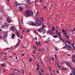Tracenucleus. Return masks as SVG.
<instances>
[{"label": "nucleus", "mask_w": 75, "mask_h": 75, "mask_svg": "<svg viewBox=\"0 0 75 75\" xmlns=\"http://www.w3.org/2000/svg\"><path fill=\"white\" fill-rule=\"evenodd\" d=\"M49 70L50 71H51V70L52 69H51V68H50V67H49Z\"/></svg>", "instance_id": "f704fd0d"}, {"label": "nucleus", "mask_w": 75, "mask_h": 75, "mask_svg": "<svg viewBox=\"0 0 75 75\" xmlns=\"http://www.w3.org/2000/svg\"><path fill=\"white\" fill-rule=\"evenodd\" d=\"M7 21L8 23H10V18L8 17L7 18Z\"/></svg>", "instance_id": "f8f14e48"}, {"label": "nucleus", "mask_w": 75, "mask_h": 75, "mask_svg": "<svg viewBox=\"0 0 75 75\" xmlns=\"http://www.w3.org/2000/svg\"><path fill=\"white\" fill-rule=\"evenodd\" d=\"M50 33L51 31H50V30H48L47 32V34H50Z\"/></svg>", "instance_id": "412c9836"}, {"label": "nucleus", "mask_w": 75, "mask_h": 75, "mask_svg": "<svg viewBox=\"0 0 75 75\" xmlns=\"http://www.w3.org/2000/svg\"><path fill=\"white\" fill-rule=\"evenodd\" d=\"M14 5L15 7H17L19 5V4L17 3V1H15L14 2Z\"/></svg>", "instance_id": "39448f33"}, {"label": "nucleus", "mask_w": 75, "mask_h": 75, "mask_svg": "<svg viewBox=\"0 0 75 75\" xmlns=\"http://www.w3.org/2000/svg\"><path fill=\"white\" fill-rule=\"evenodd\" d=\"M58 68H61V66L59 65L58 66Z\"/></svg>", "instance_id": "680f3d73"}, {"label": "nucleus", "mask_w": 75, "mask_h": 75, "mask_svg": "<svg viewBox=\"0 0 75 75\" xmlns=\"http://www.w3.org/2000/svg\"><path fill=\"white\" fill-rule=\"evenodd\" d=\"M45 31H46V30H45L44 31V32H43V34H45Z\"/></svg>", "instance_id": "4d7b16f0"}, {"label": "nucleus", "mask_w": 75, "mask_h": 75, "mask_svg": "<svg viewBox=\"0 0 75 75\" xmlns=\"http://www.w3.org/2000/svg\"><path fill=\"white\" fill-rule=\"evenodd\" d=\"M60 40H61L62 41V40H63L62 39V38H60Z\"/></svg>", "instance_id": "052dcab7"}, {"label": "nucleus", "mask_w": 75, "mask_h": 75, "mask_svg": "<svg viewBox=\"0 0 75 75\" xmlns=\"http://www.w3.org/2000/svg\"><path fill=\"white\" fill-rule=\"evenodd\" d=\"M24 14L26 17H31V12L29 11H27L24 13Z\"/></svg>", "instance_id": "f257e3e1"}, {"label": "nucleus", "mask_w": 75, "mask_h": 75, "mask_svg": "<svg viewBox=\"0 0 75 75\" xmlns=\"http://www.w3.org/2000/svg\"><path fill=\"white\" fill-rule=\"evenodd\" d=\"M69 68L70 69H71V70L73 69V67H72L71 66H69Z\"/></svg>", "instance_id": "a211bd4d"}, {"label": "nucleus", "mask_w": 75, "mask_h": 75, "mask_svg": "<svg viewBox=\"0 0 75 75\" xmlns=\"http://www.w3.org/2000/svg\"><path fill=\"white\" fill-rule=\"evenodd\" d=\"M42 28L43 29H44V23H43V22H42Z\"/></svg>", "instance_id": "aec40b11"}, {"label": "nucleus", "mask_w": 75, "mask_h": 75, "mask_svg": "<svg viewBox=\"0 0 75 75\" xmlns=\"http://www.w3.org/2000/svg\"><path fill=\"white\" fill-rule=\"evenodd\" d=\"M66 65H68L69 67L71 66V65H70V64L68 63H66Z\"/></svg>", "instance_id": "f3484780"}, {"label": "nucleus", "mask_w": 75, "mask_h": 75, "mask_svg": "<svg viewBox=\"0 0 75 75\" xmlns=\"http://www.w3.org/2000/svg\"><path fill=\"white\" fill-rule=\"evenodd\" d=\"M72 58L73 59V62H75V55H72Z\"/></svg>", "instance_id": "1a4fd4ad"}, {"label": "nucleus", "mask_w": 75, "mask_h": 75, "mask_svg": "<svg viewBox=\"0 0 75 75\" xmlns=\"http://www.w3.org/2000/svg\"><path fill=\"white\" fill-rule=\"evenodd\" d=\"M22 5L23 7V8H26L27 7H28V6H27V5H26V4H24Z\"/></svg>", "instance_id": "6e6552de"}, {"label": "nucleus", "mask_w": 75, "mask_h": 75, "mask_svg": "<svg viewBox=\"0 0 75 75\" xmlns=\"http://www.w3.org/2000/svg\"><path fill=\"white\" fill-rule=\"evenodd\" d=\"M69 45V47L68 48H71V46H70V45Z\"/></svg>", "instance_id": "37998d69"}, {"label": "nucleus", "mask_w": 75, "mask_h": 75, "mask_svg": "<svg viewBox=\"0 0 75 75\" xmlns=\"http://www.w3.org/2000/svg\"><path fill=\"white\" fill-rule=\"evenodd\" d=\"M21 23H22V24H23V19H21Z\"/></svg>", "instance_id": "a19ab883"}, {"label": "nucleus", "mask_w": 75, "mask_h": 75, "mask_svg": "<svg viewBox=\"0 0 75 75\" xmlns=\"http://www.w3.org/2000/svg\"><path fill=\"white\" fill-rule=\"evenodd\" d=\"M28 3H29V4H31V2L30 1V0H28Z\"/></svg>", "instance_id": "a878e982"}, {"label": "nucleus", "mask_w": 75, "mask_h": 75, "mask_svg": "<svg viewBox=\"0 0 75 75\" xmlns=\"http://www.w3.org/2000/svg\"><path fill=\"white\" fill-rule=\"evenodd\" d=\"M62 41H63V42H64V43H66V42H65L63 40H62Z\"/></svg>", "instance_id": "13d9d810"}, {"label": "nucleus", "mask_w": 75, "mask_h": 75, "mask_svg": "<svg viewBox=\"0 0 75 75\" xmlns=\"http://www.w3.org/2000/svg\"><path fill=\"white\" fill-rule=\"evenodd\" d=\"M43 31V29L42 28H40L38 30V32L39 33H41Z\"/></svg>", "instance_id": "0eeeda50"}, {"label": "nucleus", "mask_w": 75, "mask_h": 75, "mask_svg": "<svg viewBox=\"0 0 75 75\" xmlns=\"http://www.w3.org/2000/svg\"><path fill=\"white\" fill-rule=\"evenodd\" d=\"M21 47H24V46H23V45H21Z\"/></svg>", "instance_id": "338daca9"}, {"label": "nucleus", "mask_w": 75, "mask_h": 75, "mask_svg": "<svg viewBox=\"0 0 75 75\" xmlns=\"http://www.w3.org/2000/svg\"><path fill=\"white\" fill-rule=\"evenodd\" d=\"M66 41L68 43H69V44H71V42H69L68 40H67Z\"/></svg>", "instance_id": "c756f323"}, {"label": "nucleus", "mask_w": 75, "mask_h": 75, "mask_svg": "<svg viewBox=\"0 0 75 75\" xmlns=\"http://www.w3.org/2000/svg\"><path fill=\"white\" fill-rule=\"evenodd\" d=\"M56 61H57V62H58V59H56Z\"/></svg>", "instance_id": "69168bd1"}, {"label": "nucleus", "mask_w": 75, "mask_h": 75, "mask_svg": "<svg viewBox=\"0 0 75 75\" xmlns=\"http://www.w3.org/2000/svg\"><path fill=\"white\" fill-rule=\"evenodd\" d=\"M54 49L56 51H58V49L55 47H54Z\"/></svg>", "instance_id": "58836bf2"}, {"label": "nucleus", "mask_w": 75, "mask_h": 75, "mask_svg": "<svg viewBox=\"0 0 75 75\" xmlns=\"http://www.w3.org/2000/svg\"><path fill=\"white\" fill-rule=\"evenodd\" d=\"M57 74H59V71H57Z\"/></svg>", "instance_id": "e2e57ef3"}, {"label": "nucleus", "mask_w": 75, "mask_h": 75, "mask_svg": "<svg viewBox=\"0 0 75 75\" xmlns=\"http://www.w3.org/2000/svg\"><path fill=\"white\" fill-rule=\"evenodd\" d=\"M35 53V50H33V54H34Z\"/></svg>", "instance_id": "ea45409f"}, {"label": "nucleus", "mask_w": 75, "mask_h": 75, "mask_svg": "<svg viewBox=\"0 0 75 75\" xmlns=\"http://www.w3.org/2000/svg\"><path fill=\"white\" fill-rule=\"evenodd\" d=\"M57 33L59 36H60V37L61 36V34H60V33H59L58 32Z\"/></svg>", "instance_id": "b1692460"}, {"label": "nucleus", "mask_w": 75, "mask_h": 75, "mask_svg": "<svg viewBox=\"0 0 75 75\" xmlns=\"http://www.w3.org/2000/svg\"><path fill=\"white\" fill-rule=\"evenodd\" d=\"M23 5H21V6H19V9L20 10L22 11L23 10Z\"/></svg>", "instance_id": "9d476101"}, {"label": "nucleus", "mask_w": 75, "mask_h": 75, "mask_svg": "<svg viewBox=\"0 0 75 75\" xmlns=\"http://www.w3.org/2000/svg\"><path fill=\"white\" fill-rule=\"evenodd\" d=\"M2 38H3L2 37V36L0 35V39H1Z\"/></svg>", "instance_id": "864d4df0"}, {"label": "nucleus", "mask_w": 75, "mask_h": 75, "mask_svg": "<svg viewBox=\"0 0 75 75\" xmlns=\"http://www.w3.org/2000/svg\"><path fill=\"white\" fill-rule=\"evenodd\" d=\"M54 56L55 57V58H56V59H57V54H54Z\"/></svg>", "instance_id": "2f4dec72"}, {"label": "nucleus", "mask_w": 75, "mask_h": 75, "mask_svg": "<svg viewBox=\"0 0 75 75\" xmlns=\"http://www.w3.org/2000/svg\"><path fill=\"white\" fill-rule=\"evenodd\" d=\"M21 71L22 72V73L23 74H24V71H23V70H21Z\"/></svg>", "instance_id": "a18cd8bd"}, {"label": "nucleus", "mask_w": 75, "mask_h": 75, "mask_svg": "<svg viewBox=\"0 0 75 75\" xmlns=\"http://www.w3.org/2000/svg\"><path fill=\"white\" fill-rule=\"evenodd\" d=\"M36 44L37 46H38V42H36Z\"/></svg>", "instance_id": "4c0bfd02"}, {"label": "nucleus", "mask_w": 75, "mask_h": 75, "mask_svg": "<svg viewBox=\"0 0 75 75\" xmlns=\"http://www.w3.org/2000/svg\"><path fill=\"white\" fill-rule=\"evenodd\" d=\"M41 51V49L40 48L38 50V51Z\"/></svg>", "instance_id": "de8ad7c7"}, {"label": "nucleus", "mask_w": 75, "mask_h": 75, "mask_svg": "<svg viewBox=\"0 0 75 75\" xmlns=\"http://www.w3.org/2000/svg\"><path fill=\"white\" fill-rule=\"evenodd\" d=\"M39 74L40 75H44L43 74H42V73H41V72L40 71L39 72Z\"/></svg>", "instance_id": "5701e85b"}, {"label": "nucleus", "mask_w": 75, "mask_h": 75, "mask_svg": "<svg viewBox=\"0 0 75 75\" xmlns=\"http://www.w3.org/2000/svg\"><path fill=\"white\" fill-rule=\"evenodd\" d=\"M54 38H57V35H54Z\"/></svg>", "instance_id": "e433bc0d"}, {"label": "nucleus", "mask_w": 75, "mask_h": 75, "mask_svg": "<svg viewBox=\"0 0 75 75\" xmlns=\"http://www.w3.org/2000/svg\"><path fill=\"white\" fill-rule=\"evenodd\" d=\"M10 75H14V74H10Z\"/></svg>", "instance_id": "774afa93"}, {"label": "nucleus", "mask_w": 75, "mask_h": 75, "mask_svg": "<svg viewBox=\"0 0 75 75\" xmlns=\"http://www.w3.org/2000/svg\"><path fill=\"white\" fill-rule=\"evenodd\" d=\"M32 61V60H31V59H29V61L30 62H31V61Z\"/></svg>", "instance_id": "49530a36"}, {"label": "nucleus", "mask_w": 75, "mask_h": 75, "mask_svg": "<svg viewBox=\"0 0 75 75\" xmlns=\"http://www.w3.org/2000/svg\"><path fill=\"white\" fill-rule=\"evenodd\" d=\"M1 28L2 29H4V28H6V27L2 25L1 26Z\"/></svg>", "instance_id": "2eb2a0df"}, {"label": "nucleus", "mask_w": 75, "mask_h": 75, "mask_svg": "<svg viewBox=\"0 0 75 75\" xmlns=\"http://www.w3.org/2000/svg\"><path fill=\"white\" fill-rule=\"evenodd\" d=\"M42 22L41 21H39L38 22H35L36 24H37V25H40L41 24Z\"/></svg>", "instance_id": "423d86ee"}, {"label": "nucleus", "mask_w": 75, "mask_h": 75, "mask_svg": "<svg viewBox=\"0 0 75 75\" xmlns=\"http://www.w3.org/2000/svg\"><path fill=\"white\" fill-rule=\"evenodd\" d=\"M33 47L34 48H35V49H37V47L35 46H33Z\"/></svg>", "instance_id": "473e14b6"}, {"label": "nucleus", "mask_w": 75, "mask_h": 75, "mask_svg": "<svg viewBox=\"0 0 75 75\" xmlns=\"http://www.w3.org/2000/svg\"><path fill=\"white\" fill-rule=\"evenodd\" d=\"M52 30H55V28L54 27H52Z\"/></svg>", "instance_id": "c9c22d12"}, {"label": "nucleus", "mask_w": 75, "mask_h": 75, "mask_svg": "<svg viewBox=\"0 0 75 75\" xmlns=\"http://www.w3.org/2000/svg\"><path fill=\"white\" fill-rule=\"evenodd\" d=\"M29 31H30V30L28 29V30L27 31V33H28V32H29Z\"/></svg>", "instance_id": "3c124183"}, {"label": "nucleus", "mask_w": 75, "mask_h": 75, "mask_svg": "<svg viewBox=\"0 0 75 75\" xmlns=\"http://www.w3.org/2000/svg\"><path fill=\"white\" fill-rule=\"evenodd\" d=\"M38 43L40 46H41V44H40V42H38Z\"/></svg>", "instance_id": "c03bdc74"}, {"label": "nucleus", "mask_w": 75, "mask_h": 75, "mask_svg": "<svg viewBox=\"0 0 75 75\" xmlns=\"http://www.w3.org/2000/svg\"><path fill=\"white\" fill-rule=\"evenodd\" d=\"M4 25H5L6 27H8V26L9 25V24L6 22L5 23H4Z\"/></svg>", "instance_id": "4468645a"}, {"label": "nucleus", "mask_w": 75, "mask_h": 75, "mask_svg": "<svg viewBox=\"0 0 75 75\" xmlns=\"http://www.w3.org/2000/svg\"><path fill=\"white\" fill-rule=\"evenodd\" d=\"M30 23L31 25H32L33 26H35V24L34 23V22H32L31 21H29L28 22V23Z\"/></svg>", "instance_id": "20e7f679"}, {"label": "nucleus", "mask_w": 75, "mask_h": 75, "mask_svg": "<svg viewBox=\"0 0 75 75\" xmlns=\"http://www.w3.org/2000/svg\"><path fill=\"white\" fill-rule=\"evenodd\" d=\"M34 40H37V38L36 37L35 38H34Z\"/></svg>", "instance_id": "603ef678"}, {"label": "nucleus", "mask_w": 75, "mask_h": 75, "mask_svg": "<svg viewBox=\"0 0 75 75\" xmlns=\"http://www.w3.org/2000/svg\"><path fill=\"white\" fill-rule=\"evenodd\" d=\"M62 68L63 69H64V70H67V69H66V68H65V67H62Z\"/></svg>", "instance_id": "4be33fe9"}, {"label": "nucleus", "mask_w": 75, "mask_h": 75, "mask_svg": "<svg viewBox=\"0 0 75 75\" xmlns=\"http://www.w3.org/2000/svg\"><path fill=\"white\" fill-rule=\"evenodd\" d=\"M71 31H75V28H74V30H71Z\"/></svg>", "instance_id": "5fc2aeb1"}, {"label": "nucleus", "mask_w": 75, "mask_h": 75, "mask_svg": "<svg viewBox=\"0 0 75 75\" xmlns=\"http://www.w3.org/2000/svg\"><path fill=\"white\" fill-rule=\"evenodd\" d=\"M41 71L42 72H44V70L42 69H41Z\"/></svg>", "instance_id": "09e8293b"}, {"label": "nucleus", "mask_w": 75, "mask_h": 75, "mask_svg": "<svg viewBox=\"0 0 75 75\" xmlns=\"http://www.w3.org/2000/svg\"><path fill=\"white\" fill-rule=\"evenodd\" d=\"M23 64L24 65H25V62H23Z\"/></svg>", "instance_id": "0e129e2a"}, {"label": "nucleus", "mask_w": 75, "mask_h": 75, "mask_svg": "<svg viewBox=\"0 0 75 75\" xmlns=\"http://www.w3.org/2000/svg\"><path fill=\"white\" fill-rule=\"evenodd\" d=\"M18 43L16 44V47H17V46H18Z\"/></svg>", "instance_id": "bf43d9fd"}, {"label": "nucleus", "mask_w": 75, "mask_h": 75, "mask_svg": "<svg viewBox=\"0 0 75 75\" xmlns=\"http://www.w3.org/2000/svg\"><path fill=\"white\" fill-rule=\"evenodd\" d=\"M20 38H21V39H22V38H23V35H21V37Z\"/></svg>", "instance_id": "6e6d98bb"}, {"label": "nucleus", "mask_w": 75, "mask_h": 75, "mask_svg": "<svg viewBox=\"0 0 75 75\" xmlns=\"http://www.w3.org/2000/svg\"><path fill=\"white\" fill-rule=\"evenodd\" d=\"M12 36L11 37L12 38H14V36H15V35H14V34H12Z\"/></svg>", "instance_id": "6ab92c4d"}, {"label": "nucleus", "mask_w": 75, "mask_h": 75, "mask_svg": "<svg viewBox=\"0 0 75 75\" xmlns=\"http://www.w3.org/2000/svg\"><path fill=\"white\" fill-rule=\"evenodd\" d=\"M9 30H11V31H13L14 32L16 30L14 27L13 26H11Z\"/></svg>", "instance_id": "7ed1b4c3"}, {"label": "nucleus", "mask_w": 75, "mask_h": 75, "mask_svg": "<svg viewBox=\"0 0 75 75\" xmlns=\"http://www.w3.org/2000/svg\"><path fill=\"white\" fill-rule=\"evenodd\" d=\"M66 37H67V38L68 39L69 38V36H68V35H65V36Z\"/></svg>", "instance_id": "cd10ccee"}, {"label": "nucleus", "mask_w": 75, "mask_h": 75, "mask_svg": "<svg viewBox=\"0 0 75 75\" xmlns=\"http://www.w3.org/2000/svg\"><path fill=\"white\" fill-rule=\"evenodd\" d=\"M64 35H65V36L67 35V33H65V32H64Z\"/></svg>", "instance_id": "72a5a7b5"}, {"label": "nucleus", "mask_w": 75, "mask_h": 75, "mask_svg": "<svg viewBox=\"0 0 75 75\" xmlns=\"http://www.w3.org/2000/svg\"><path fill=\"white\" fill-rule=\"evenodd\" d=\"M50 34H51V35H52V34H54V33H53V31H52V32H50Z\"/></svg>", "instance_id": "bb28decb"}, {"label": "nucleus", "mask_w": 75, "mask_h": 75, "mask_svg": "<svg viewBox=\"0 0 75 75\" xmlns=\"http://www.w3.org/2000/svg\"><path fill=\"white\" fill-rule=\"evenodd\" d=\"M62 32H63L64 33V32H65V30L64 29H62Z\"/></svg>", "instance_id": "79ce46f5"}, {"label": "nucleus", "mask_w": 75, "mask_h": 75, "mask_svg": "<svg viewBox=\"0 0 75 75\" xmlns=\"http://www.w3.org/2000/svg\"><path fill=\"white\" fill-rule=\"evenodd\" d=\"M74 43H73V44H71V46H72V47H73V48L74 47Z\"/></svg>", "instance_id": "393cba45"}, {"label": "nucleus", "mask_w": 75, "mask_h": 75, "mask_svg": "<svg viewBox=\"0 0 75 75\" xmlns=\"http://www.w3.org/2000/svg\"><path fill=\"white\" fill-rule=\"evenodd\" d=\"M67 47H68V45H67V43H65V47H64L63 48H67Z\"/></svg>", "instance_id": "dca6fc26"}, {"label": "nucleus", "mask_w": 75, "mask_h": 75, "mask_svg": "<svg viewBox=\"0 0 75 75\" xmlns=\"http://www.w3.org/2000/svg\"><path fill=\"white\" fill-rule=\"evenodd\" d=\"M40 19L42 21H44V18H43L42 17H41L40 18Z\"/></svg>", "instance_id": "c85d7f7f"}, {"label": "nucleus", "mask_w": 75, "mask_h": 75, "mask_svg": "<svg viewBox=\"0 0 75 75\" xmlns=\"http://www.w3.org/2000/svg\"><path fill=\"white\" fill-rule=\"evenodd\" d=\"M36 21H37V22H38L39 21H40L39 20H38V18H36Z\"/></svg>", "instance_id": "7c9ffc66"}, {"label": "nucleus", "mask_w": 75, "mask_h": 75, "mask_svg": "<svg viewBox=\"0 0 75 75\" xmlns=\"http://www.w3.org/2000/svg\"><path fill=\"white\" fill-rule=\"evenodd\" d=\"M2 65L3 67H5V65H4V63H3L2 64Z\"/></svg>", "instance_id": "8fccbe9b"}, {"label": "nucleus", "mask_w": 75, "mask_h": 75, "mask_svg": "<svg viewBox=\"0 0 75 75\" xmlns=\"http://www.w3.org/2000/svg\"><path fill=\"white\" fill-rule=\"evenodd\" d=\"M7 37V33H6L5 34L3 38H6Z\"/></svg>", "instance_id": "ddd939ff"}, {"label": "nucleus", "mask_w": 75, "mask_h": 75, "mask_svg": "<svg viewBox=\"0 0 75 75\" xmlns=\"http://www.w3.org/2000/svg\"><path fill=\"white\" fill-rule=\"evenodd\" d=\"M11 49H12V47L7 48H5L4 50L5 51H7V50H11Z\"/></svg>", "instance_id": "9b49d317"}, {"label": "nucleus", "mask_w": 75, "mask_h": 75, "mask_svg": "<svg viewBox=\"0 0 75 75\" xmlns=\"http://www.w3.org/2000/svg\"><path fill=\"white\" fill-rule=\"evenodd\" d=\"M11 70L12 71H14L15 72H16V73H18V74H20V71L19 70H17V69H14V68H13L11 69Z\"/></svg>", "instance_id": "f03ea898"}]
</instances>
